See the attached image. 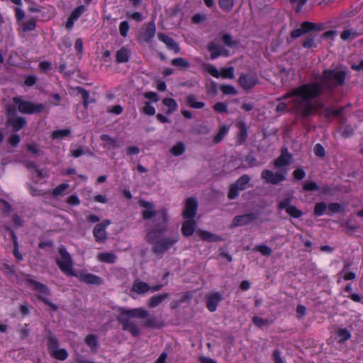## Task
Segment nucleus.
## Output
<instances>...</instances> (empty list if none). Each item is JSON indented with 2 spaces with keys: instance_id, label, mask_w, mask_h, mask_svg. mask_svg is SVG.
<instances>
[{
  "instance_id": "nucleus-3",
  "label": "nucleus",
  "mask_w": 363,
  "mask_h": 363,
  "mask_svg": "<svg viewBox=\"0 0 363 363\" xmlns=\"http://www.w3.org/2000/svg\"><path fill=\"white\" fill-rule=\"evenodd\" d=\"M346 75L347 72L345 70L325 69L323 71L318 83L322 85L323 89L325 88L332 91L337 85L343 86L345 84Z\"/></svg>"
},
{
  "instance_id": "nucleus-59",
  "label": "nucleus",
  "mask_w": 363,
  "mask_h": 363,
  "mask_svg": "<svg viewBox=\"0 0 363 363\" xmlns=\"http://www.w3.org/2000/svg\"><path fill=\"white\" fill-rule=\"evenodd\" d=\"M220 76L225 79L234 78V68L233 67L223 68L220 71Z\"/></svg>"
},
{
  "instance_id": "nucleus-34",
  "label": "nucleus",
  "mask_w": 363,
  "mask_h": 363,
  "mask_svg": "<svg viewBox=\"0 0 363 363\" xmlns=\"http://www.w3.org/2000/svg\"><path fill=\"white\" fill-rule=\"evenodd\" d=\"M97 259L101 262L114 264L117 260V256L113 252H101L98 254Z\"/></svg>"
},
{
  "instance_id": "nucleus-23",
  "label": "nucleus",
  "mask_w": 363,
  "mask_h": 363,
  "mask_svg": "<svg viewBox=\"0 0 363 363\" xmlns=\"http://www.w3.org/2000/svg\"><path fill=\"white\" fill-rule=\"evenodd\" d=\"M157 38L159 40L164 43L169 50L174 51L175 54H177L180 52L179 44L169 35L162 33H158Z\"/></svg>"
},
{
  "instance_id": "nucleus-1",
  "label": "nucleus",
  "mask_w": 363,
  "mask_h": 363,
  "mask_svg": "<svg viewBox=\"0 0 363 363\" xmlns=\"http://www.w3.org/2000/svg\"><path fill=\"white\" fill-rule=\"evenodd\" d=\"M315 86V84H303L297 87L291 89L288 92L278 97L277 101L284 102V101L294 97L289 102V105L291 106V113L298 116L301 105L306 104L303 114H308L311 109V105L307 99L316 95Z\"/></svg>"
},
{
  "instance_id": "nucleus-47",
  "label": "nucleus",
  "mask_w": 363,
  "mask_h": 363,
  "mask_svg": "<svg viewBox=\"0 0 363 363\" xmlns=\"http://www.w3.org/2000/svg\"><path fill=\"white\" fill-rule=\"evenodd\" d=\"M84 342L91 350H96L98 346L97 337L94 334H89L86 336Z\"/></svg>"
},
{
  "instance_id": "nucleus-39",
  "label": "nucleus",
  "mask_w": 363,
  "mask_h": 363,
  "mask_svg": "<svg viewBox=\"0 0 363 363\" xmlns=\"http://www.w3.org/2000/svg\"><path fill=\"white\" fill-rule=\"evenodd\" d=\"M162 104L168 108L167 114H171L178 107L177 101L172 98H164L162 99Z\"/></svg>"
},
{
  "instance_id": "nucleus-56",
  "label": "nucleus",
  "mask_w": 363,
  "mask_h": 363,
  "mask_svg": "<svg viewBox=\"0 0 363 363\" xmlns=\"http://www.w3.org/2000/svg\"><path fill=\"white\" fill-rule=\"evenodd\" d=\"M255 250L266 257L269 256L272 252V249L266 245H256Z\"/></svg>"
},
{
  "instance_id": "nucleus-27",
  "label": "nucleus",
  "mask_w": 363,
  "mask_h": 363,
  "mask_svg": "<svg viewBox=\"0 0 363 363\" xmlns=\"http://www.w3.org/2000/svg\"><path fill=\"white\" fill-rule=\"evenodd\" d=\"M196 226V223L194 220V218L186 219L185 221L183 222L182 225V235L185 237H190L194 234Z\"/></svg>"
},
{
  "instance_id": "nucleus-21",
  "label": "nucleus",
  "mask_w": 363,
  "mask_h": 363,
  "mask_svg": "<svg viewBox=\"0 0 363 363\" xmlns=\"http://www.w3.org/2000/svg\"><path fill=\"white\" fill-rule=\"evenodd\" d=\"M140 207L145 208V209L142 211V218L144 220H149L153 217L158 218V211H155L153 208V204L147 201L140 199L138 201Z\"/></svg>"
},
{
  "instance_id": "nucleus-57",
  "label": "nucleus",
  "mask_w": 363,
  "mask_h": 363,
  "mask_svg": "<svg viewBox=\"0 0 363 363\" xmlns=\"http://www.w3.org/2000/svg\"><path fill=\"white\" fill-rule=\"evenodd\" d=\"M328 208L330 213H328L329 216H331L332 214L337 213L339 212H341L342 211V206L337 202H333L330 203L328 206Z\"/></svg>"
},
{
  "instance_id": "nucleus-13",
  "label": "nucleus",
  "mask_w": 363,
  "mask_h": 363,
  "mask_svg": "<svg viewBox=\"0 0 363 363\" xmlns=\"http://www.w3.org/2000/svg\"><path fill=\"white\" fill-rule=\"evenodd\" d=\"M156 34V26L154 21L145 23L138 35V41L140 43L151 44Z\"/></svg>"
},
{
  "instance_id": "nucleus-48",
  "label": "nucleus",
  "mask_w": 363,
  "mask_h": 363,
  "mask_svg": "<svg viewBox=\"0 0 363 363\" xmlns=\"http://www.w3.org/2000/svg\"><path fill=\"white\" fill-rule=\"evenodd\" d=\"M36 26V19L35 18H31L23 23V31L26 33L33 31L35 29Z\"/></svg>"
},
{
  "instance_id": "nucleus-54",
  "label": "nucleus",
  "mask_w": 363,
  "mask_h": 363,
  "mask_svg": "<svg viewBox=\"0 0 363 363\" xmlns=\"http://www.w3.org/2000/svg\"><path fill=\"white\" fill-rule=\"evenodd\" d=\"M141 111L143 113L150 116H154L156 112L155 107L151 104L150 101L145 102L144 106L143 107Z\"/></svg>"
},
{
  "instance_id": "nucleus-53",
  "label": "nucleus",
  "mask_w": 363,
  "mask_h": 363,
  "mask_svg": "<svg viewBox=\"0 0 363 363\" xmlns=\"http://www.w3.org/2000/svg\"><path fill=\"white\" fill-rule=\"evenodd\" d=\"M85 11L86 6L84 5L78 6L72 11L69 16L75 21H77Z\"/></svg>"
},
{
  "instance_id": "nucleus-7",
  "label": "nucleus",
  "mask_w": 363,
  "mask_h": 363,
  "mask_svg": "<svg viewBox=\"0 0 363 363\" xmlns=\"http://www.w3.org/2000/svg\"><path fill=\"white\" fill-rule=\"evenodd\" d=\"M58 252L60 257L56 259V264L61 272L68 277L77 276V274L73 270V260L72 256L65 247H60Z\"/></svg>"
},
{
  "instance_id": "nucleus-8",
  "label": "nucleus",
  "mask_w": 363,
  "mask_h": 363,
  "mask_svg": "<svg viewBox=\"0 0 363 363\" xmlns=\"http://www.w3.org/2000/svg\"><path fill=\"white\" fill-rule=\"evenodd\" d=\"M12 101L17 105L18 111L23 114L39 113L45 109V105L40 103H33L29 101H24L21 96H15Z\"/></svg>"
},
{
  "instance_id": "nucleus-44",
  "label": "nucleus",
  "mask_w": 363,
  "mask_h": 363,
  "mask_svg": "<svg viewBox=\"0 0 363 363\" xmlns=\"http://www.w3.org/2000/svg\"><path fill=\"white\" fill-rule=\"evenodd\" d=\"M218 5L224 12H230L235 6L234 0H218Z\"/></svg>"
},
{
  "instance_id": "nucleus-6",
  "label": "nucleus",
  "mask_w": 363,
  "mask_h": 363,
  "mask_svg": "<svg viewBox=\"0 0 363 363\" xmlns=\"http://www.w3.org/2000/svg\"><path fill=\"white\" fill-rule=\"evenodd\" d=\"M48 351L51 357L59 360L65 361L69 357V353L65 348H59L60 340L57 335L51 330H48L45 337Z\"/></svg>"
},
{
  "instance_id": "nucleus-64",
  "label": "nucleus",
  "mask_w": 363,
  "mask_h": 363,
  "mask_svg": "<svg viewBox=\"0 0 363 363\" xmlns=\"http://www.w3.org/2000/svg\"><path fill=\"white\" fill-rule=\"evenodd\" d=\"M206 20V14L196 13L191 17V22L195 24H199L204 22Z\"/></svg>"
},
{
  "instance_id": "nucleus-61",
  "label": "nucleus",
  "mask_w": 363,
  "mask_h": 363,
  "mask_svg": "<svg viewBox=\"0 0 363 363\" xmlns=\"http://www.w3.org/2000/svg\"><path fill=\"white\" fill-rule=\"evenodd\" d=\"M213 108L217 113H226L228 111V104L223 102H217L213 105Z\"/></svg>"
},
{
  "instance_id": "nucleus-29",
  "label": "nucleus",
  "mask_w": 363,
  "mask_h": 363,
  "mask_svg": "<svg viewBox=\"0 0 363 363\" xmlns=\"http://www.w3.org/2000/svg\"><path fill=\"white\" fill-rule=\"evenodd\" d=\"M150 290V286L148 284L136 279L134 281L130 291L136 293L137 294H143Z\"/></svg>"
},
{
  "instance_id": "nucleus-50",
  "label": "nucleus",
  "mask_w": 363,
  "mask_h": 363,
  "mask_svg": "<svg viewBox=\"0 0 363 363\" xmlns=\"http://www.w3.org/2000/svg\"><path fill=\"white\" fill-rule=\"evenodd\" d=\"M69 188V184L67 183H62L57 186L52 191V194L54 197H58L62 196L64 192Z\"/></svg>"
},
{
  "instance_id": "nucleus-16",
  "label": "nucleus",
  "mask_w": 363,
  "mask_h": 363,
  "mask_svg": "<svg viewBox=\"0 0 363 363\" xmlns=\"http://www.w3.org/2000/svg\"><path fill=\"white\" fill-rule=\"evenodd\" d=\"M199 203L196 198L189 197L186 199L184 209L182 213L184 219L194 218L197 213Z\"/></svg>"
},
{
  "instance_id": "nucleus-62",
  "label": "nucleus",
  "mask_w": 363,
  "mask_h": 363,
  "mask_svg": "<svg viewBox=\"0 0 363 363\" xmlns=\"http://www.w3.org/2000/svg\"><path fill=\"white\" fill-rule=\"evenodd\" d=\"M205 69L215 78H219L220 77V72L215 66L212 65H207L205 67Z\"/></svg>"
},
{
  "instance_id": "nucleus-33",
  "label": "nucleus",
  "mask_w": 363,
  "mask_h": 363,
  "mask_svg": "<svg viewBox=\"0 0 363 363\" xmlns=\"http://www.w3.org/2000/svg\"><path fill=\"white\" fill-rule=\"evenodd\" d=\"M169 297L168 293L156 294L152 296L149 300L147 305L150 308H155L158 306L163 301Z\"/></svg>"
},
{
  "instance_id": "nucleus-2",
  "label": "nucleus",
  "mask_w": 363,
  "mask_h": 363,
  "mask_svg": "<svg viewBox=\"0 0 363 363\" xmlns=\"http://www.w3.org/2000/svg\"><path fill=\"white\" fill-rule=\"evenodd\" d=\"M118 311L120 313L117 316V320L122 325V329L130 333L133 337H138L140 335V329L130 319L133 318H146L149 315L148 311L143 308L128 309L122 307L119 308Z\"/></svg>"
},
{
  "instance_id": "nucleus-30",
  "label": "nucleus",
  "mask_w": 363,
  "mask_h": 363,
  "mask_svg": "<svg viewBox=\"0 0 363 363\" xmlns=\"http://www.w3.org/2000/svg\"><path fill=\"white\" fill-rule=\"evenodd\" d=\"M100 139L104 142L102 146L106 149H116L119 147L117 140L108 134H102Z\"/></svg>"
},
{
  "instance_id": "nucleus-15",
  "label": "nucleus",
  "mask_w": 363,
  "mask_h": 363,
  "mask_svg": "<svg viewBox=\"0 0 363 363\" xmlns=\"http://www.w3.org/2000/svg\"><path fill=\"white\" fill-rule=\"evenodd\" d=\"M238 83L245 91H249L259 83V79L254 72L242 73L239 77Z\"/></svg>"
},
{
  "instance_id": "nucleus-10",
  "label": "nucleus",
  "mask_w": 363,
  "mask_h": 363,
  "mask_svg": "<svg viewBox=\"0 0 363 363\" xmlns=\"http://www.w3.org/2000/svg\"><path fill=\"white\" fill-rule=\"evenodd\" d=\"M179 240L178 233L171 237L159 240L152 246V251L157 255H162L175 245Z\"/></svg>"
},
{
  "instance_id": "nucleus-37",
  "label": "nucleus",
  "mask_w": 363,
  "mask_h": 363,
  "mask_svg": "<svg viewBox=\"0 0 363 363\" xmlns=\"http://www.w3.org/2000/svg\"><path fill=\"white\" fill-rule=\"evenodd\" d=\"M337 342L340 344L345 343L346 341L350 340L352 337L350 331L347 328H339L337 332Z\"/></svg>"
},
{
  "instance_id": "nucleus-46",
  "label": "nucleus",
  "mask_w": 363,
  "mask_h": 363,
  "mask_svg": "<svg viewBox=\"0 0 363 363\" xmlns=\"http://www.w3.org/2000/svg\"><path fill=\"white\" fill-rule=\"evenodd\" d=\"M327 208H328L327 204L323 201L316 203L315 204L314 210H313L314 216L316 217H320V216H323L325 213Z\"/></svg>"
},
{
  "instance_id": "nucleus-26",
  "label": "nucleus",
  "mask_w": 363,
  "mask_h": 363,
  "mask_svg": "<svg viewBox=\"0 0 363 363\" xmlns=\"http://www.w3.org/2000/svg\"><path fill=\"white\" fill-rule=\"evenodd\" d=\"M207 49L210 52V57L211 60L216 59L221 55H228V52L226 50L213 43H208Z\"/></svg>"
},
{
  "instance_id": "nucleus-38",
  "label": "nucleus",
  "mask_w": 363,
  "mask_h": 363,
  "mask_svg": "<svg viewBox=\"0 0 363 363\" xmlns=\"http://www.w3.org/2000/svg\"><path fill=\"white\" fill-rule=\"evenodd\" d=\"M185 150L186 146L184 143L182 141H179L171 147L169 152L172 155L178 157L183 155L185 152Z\"/></svg>"
},
{
  "instance_id": "nucleus-51",
  "label": "nucleus",
  "mask_w": 363,
  "mask_h": 363,
  "mask_svg": "<svg viewBox=\"0 0 363 363\" xmlns=\"http://www.w3.org/2000/svg\"><path fill=\"white\" fill-rule=\"evenodd\" d=\"M357 36V33L353 29H345L340 33V38L344 41L349 40L350 38L354 39Z\"/></svg>"
},
{
  "instance_id": "nucleus-28",
  "label": "nucleus",
  "mask_w": 363,
  "mask_h": 363,
  "mask_svg": "<svg viewBox=\"0 0 363 363\" xmlns=\"http://www.w3.org/2000/svg\"><path fill=\"white\" fill-rule=\"evenodd\" d=\"M198 234L203 241L217 242L223 240V238L221 236L212 233L208 230H199Z\"/></svg>"
},
{
  "instance_id": "nucleus-22",
  "label": "nucleus",
  "mask_w": 363,
  "mask_h": 363,
  "mask_svg": "<svg viewBox=\"0 0 363 363\" xmlns=\"http://www.w3.org/2000/svg\"><path fill=\"white\" fill-rule=\"evenodd\" d=\"M223 300V296L219 292H213L206 295V308L210 312L217 310L219 303Z\"/></svg>"
},
{
  "instance_id": "nucleus-58",
  "label": "nucleus",
  "mask_w": 363,
  "mask_h": 363,
  "mask_svg": "<svg viewBox=\"0 0 363 363\" xmlns=\"http://www.w3.org/2000/svg\"><path fill=\"white\" fill-rule=\"evenodd\" d=\"M118 28L120 35L123 38L126 37L130 29L129 23L127 21H121Z\"/></svg>"
},
{
  "instance_id": "nucleus-24",
  "label": "nucleus",
  "mask_w": 363,
  "mask_h": 363,
  "mask_svg": "<svg viewBox=\"0 0 363 363\" xmlns=\"http://www.w3.org/2000/svg\"><path fill=\"white\" fill-rule=\"evenodd\" d=\"M27 125L26 119L23 116L9 118L6 120V126L11 127L13 132H18Z\"/></svg>"
},
{
  "instance_id": "nucleus-49",
  "label": "nucleus",
  "mask_w": 363,
  "mask_h": 363,
  "mask_svg": "<svg viewBox=\"0 0 363 363\" xmlns=\"http://www.w3.org/2000/svg\"><path fill=\"white\" fill-rule=\"evenodd\" d=\"M302 45L304 48L311 49L316 48L317 44L315 43V38L313 35H308L303 40Z\"/></svg>"
},
{
  "instance_id": "nucleus-19",
  "label": "nucleus",
  "mask_w": 363,
  "mask_h": 363,
  "mask_svg": "<svg viewBox=\"0 0 363 363\" xmlns=\"http://www.w3.org/2000/svg\"><path fill=\"white\" fill-rule=\"evenodd\" d=\"M238 132L235 136V144L237 146L243 145L248 137V128L246 122L241 121L236 123Z\"/></svg>"
},
{
  "instance_id": "nucleus-40",
  "label": "nucleus",
  "mask_w": 363,
  "mask_h": 363,
  "mask_svg": "<svg viewBox=\"0 0 363 363\" xmlns=\"http://www.w3.org/2000/svg\"><path fill=\"white\" fill-rule=\"evenodd\" d=\"M229 128L223 125L219 128L218 133L213 138V143L218 144L223 140L225 136L228 133Z\"/></svg>"
},
{
  "instance_id": "nucleus-9",
  "label": "nucleus",
  "mask_w": 363,
  "mask_h": 363,
  "mask_svg": "<svg viewBox=\"0 0 363 363\" xmlns=\"http://www.w3.org/2000/svg\"><path fill=\"white\" fill-rule=\"evenodd\" d=\"M307 84H315L316 86H315V89L316 90L317 94L315 96L307 99L309 104L311 105V109L308 114H306V115L303 114V111H304V108H305L304 106H306V104L301 105L298 116H299L301 118H307L308 117L311 116V115L315 114L318 111L323 109L324 107V104L322 102H317L315 104H313L311 102V101L313 99H316L322 95V94L323 92L322 85L316 82H308Z\"/></svg>"
},
{
  "instance_id": "nucleus-25",
  "label": "nucleus",
  "mask_w": 363,
  "mask_h": 363,
  "mask_svg": "<svg viewBox=\"0 0 363 363\" xmlns=\"http://www.w3.org/2000/svg\"><path fill=\"white\" fill-rule=\"evenodd\" d=\"M292 155L289 153L287 149L282 150L279 157L274 160V165L276 167H282L290 164Z\"/></svg>"
},
{
  "instance_id": "nucleus-4",
  "label": "nucleus",
  "mask_w": 363,
  "mask_h": 363,
  "mask_svg": "<svg viewBox=\"0 0 363 363\" xmlns=\"http://www.w3.org/2000/svg\"><path fill=\"white\" fill-rule=\"evenodd\" d=\"M155 222L154 228L150 230L147 233V240L152 246L167 230V213L165 209L159 211L158 218H155Z\"/></svg>"
},
{
  "instance_id": "nucleus-17",
  "label": "nucleus",
  "mask_w": 363,
  "mask_h": 363,
  "mask_svg": "<svg viewBox=\"0 0 363 363\" xmlns=\"http://www.w3.org/2000/svg\"><path fill=\"white\" fill-rule=\"evenodd\" d=\"M110 224L111 221L106 219L94 226L93 229V235L96 242H104L106 240L107 235L106 229Z\"/></svg>"
},
{
  "instance_id": "nucleus-11",
  "label": "nucleus",
  "mask_w": 363,
  "mask_h": 363,
  "mask_svg": "<svg viewBox=\"0 0 363 363\" xmlns=\"http://www.w3.org/2000/svg\"><path fill=\"white\" fill-rule=\"evenodd\" d=\"M250 182V176L248 174H242L235 183L230 185L228 194V199L230 200L236 199L239 195V191L246 189Z\"/></svg>"
},
{
  "instance_id": "nucleus-32",
  "label": "nucleus",
  "mask_w": 363,
  "mask_h": 363,
  "mask_svg": "<svg viewBox=\"0 0 363 363\" xmlns=\"http://www.w3.org/2000/svg\"><path fill=\"white\" fill-rule=\"evenodd\" d=\"M186 104L189 108L196 109H201L206 105L203 101H198L197 97L194 94H189L186 96Z\"/></svg>"
},
{
  "instance_id": "nucleus-20",
  "label": "nucleus",
  "mask_w": 363,
  "mask_h": 363,
  "mask_svg": "<svg viewBox=\"0 0 363 363\" xmlns=\"http://www.w3.org/2000/svg\"><path fill=\"white\" fill-rule=\"evenodd\" d=\"M257 219V216L253 213H248L236 216L233 219L230 228L246 225Z\"/></svg>"
},
{
  "instance_id": "nucleus-63",
  "label": "nucleus",
  "mask_w": 363,
  "mask_h": 363,
  "mask_svg": "<svg viewBox=\"0 0 363 363\" xmlns=\"http://www.w3.org/2000/svg\"><path fill=\"white\" fill-rule=\"evenodd\" d=\"M220 90L224 94L235 95L237 94V90L235 89V88L230 84L222 85L220 87Z\"/></svg>"
},
{
  "instance_id": "nucleus-31",
  "label": "nucleus",
  "mask_w": 363,
  "mask_h": 363,
  "mask_svg": "<svg viewBox=\"0 0 363 363\" xmlns=\"http://www.w3.org/2000/svg\"><path fill=\"white\" fill-rule=\"evenodd\" d=\"M130 50L126 47H122L116 53V62L117 63H126L129 61Z\"/></svg>"
},
{
  "instance_id": "nucleus-45",
  "label": "nucleus",
  "mask_w": 363,
  "mask_h": 363,
  "mask_svg": "<svg viewBox=\"0 0 363 363\" xmlns=\"http://www.w3.org/2000/svg\"><path fill=\"white\" fill-rule=\"evenodd\" d=\"M70 134L71 130L69 129H59L54 130L51 134V137L53 140L61 139L68 137Z\"/></svg>"
},
{
  "instance_id": "nucleus-18",
  "label": "nucleus",
  "mask_w": 363,
  "mask_h": 363,
  "mask_svg": "<svg viewBox=\"0 0 363 363\" xmlns=\"http://www.w3.org/2000/svg\"><path fill=\"white\" fill-rule=\"evenodd\" d=\"M79 281L85 283L89 285H101L103 282L102 279L94 274L86 273L84 272H80L77 274V276Z\"/></svg>"
},
{
  "instance_id": "nucleus-12",
  "label": "nucleus",
  "mask_w": 363,
  "mask_h": 363,
  "mask_svg": "<svg viewBox=\"0 0 363 363\" xmlns=\"http://www.w3.org/2000/svg\"><path fill=\"white\" fill-rule=\"evenodd\" d=\"M292 196L286 197L277 203L279 210H285L286 213L292 218H300L303 216V211L298 208L296 206L291 205Z\"/></svg>"
},
{
  "instance_id": "nucleus-5",
  "label": "nucleus",
  "mask_w": 363,
  "mask_h": 363,
  "mask_svg": "<svg viewBox=\"0 0 363 363\" xmlns=\"http://www.w3.org/2000/svg\"><path fill=\"white\" fill-rule=\"evenodd\" d=\"M26 282L32 287L33 291L38 292L37 298L41 301L45 305L48 306L51 310L56 311L58 309V306L50 301L48 296H50V290L45 284L34 280L31 275L26 274L25 278Z\"/></svg>"
},
{
  "instance_id": "nucleus-41",
  "label": "nucleus",
  "mask_w": 363,
  "mask_h": 363,
  "mask_svg": "<svg viewBox=\"0 0 363 363\" xmlns=\"http://www.w3.org/2000/svg\"><path fill=\"white\" fill-rule=\"evenodd\" d=\"M171 64L182 69H186L190 67V63L183 57L174 58L171 61Z\"/></svg>"
},
{
  "instance_id": "nucleus-36",
  "label": "nucleus",
  "mask_w": 363,
  "mask_h": 363,
  "mask_svg": "<svg viewBox=\"0 0 363 363\" xmlns=\"http://www.w3.org/2000/svg\"><path fill=\"white\" fill-rule=\"evenodd\" d=\"M300 26L304 34H306L311 31H318L323 29V26L321 24H317L309 21L303 22Z\"/></svg>"
},
{
  "instance_id": "nucleus-52",
  "label": "nucleus",
  "mask_w": 363,
  "mask_h": 363,
  "mask_svg": "<svg viewBox=\"0 0 363 363\" xmlns=\"http://www.w3.org/2000/svg\"><path fill=\"white\" fill-rule=\"evenodd\" d=\"M320 189L319 186L314 181H306L302 186L303 191H314Z\"/></svg>"
},
{
  "instance_id": "nucleus-43",
  "label": "nucleus",
  "mask_w": 363,
  "mask_h": 363,
  "mask_svg": "<svg viewBox=\"0 0 363 363\" xmlns=\"http://www.w3.org/2000/svg\"><path fill=\"white\" fill-rule=\"evenodd\" d=\"M350 264H345L342 270L338 273V276H341L343 274L342 279L345 281L354 280L357 277L356 273H354L353 272H346L347 269L350 267Z\"/></svg>"
},
{
  "instance_id": "nucleus-60",
  "label": "nucleus",
  "mask_w": 363,
  "mask_h": 363,
  "mask_svg": "<svg viewBox=\"0 0 363 363\" xmlns=\"http://www.w3.org/2000/svg\"><path fill=\"white\" fill-rule=\"evenodd\" d=\"M252 320V323L259 328L267 325L270 323L269 319H264L258 316H254Z\"/></svg>"
},
{
  "instance_id": "nucleus-55",
  "label": "nucleus",
  "mask_w": 363,
  "mask_h": 363,
  "mask_svg": "<svg viewBox=\"0 0 363 363\" xmlns=\"http://www.w3.org/2000/svg\"><path fill=\"white\" fill-rule=\"evenodd\" d=\"M291 106L288 107V104L286 102L279 101L276 107V113L281 115L285 113H291Z\"/></svg>"
},
{
  "instance_id": "nucleus-14",
  "label": "nucleus",
  "mask_w": 363,
  "mask_h": 363,
  "mask_svg": "<svg viewBox=\"0 0 363 363\" xmlns=\"http://www.w3.org/2000/svg\"><path fill=\"white\" fill-rule=\"evenodd\" d=\"M286 171L273 172L269 169H264L261 173V178L267 184H279L286 180Z\"/></svg>"
},
{
  "instance_id": "nucleus-42",
  "label": "nucleus",
  "mask_w": 363,
  "mask_h": 363,
  "mask_svg": "<svg viewBox=\"0 0 363 363\" xmlns=\"http://www.w3.org/2000/svg\"><path fill=\"white\" fill-rule=\"evenodd\" d=\"M221 38L224 45L230 48L237 47L240 43L238 40H233L232 35L229 33L223 35Z\"/></svg>"
},
{
  "instance_id": "nucleus-35",
  "label": "nucleus",
  "mask_w": 363,
  "mask_h": 363,
  "mask_svg": "<svg viewBox=\"0 0 363 363\" xmlns=\"http://www.w3.org/2000/svg\"><path fill=\"white\" fill-rule=\"evenodd\" d=\"M75 89L77 91V93L81 95L83 100V106L85 108H88L89 104L96 101L94 99L89 98V94L84 88L77 86Z\"/></svg>"
}]
</instances>
